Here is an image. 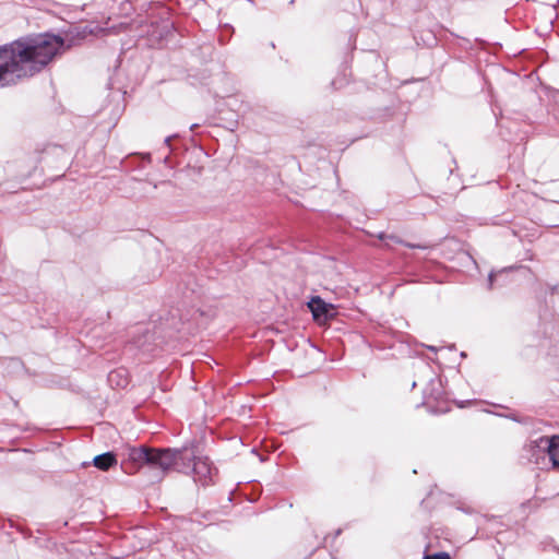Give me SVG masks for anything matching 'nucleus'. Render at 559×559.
Segmentation results:
<instances>
[{
    "mask_svg": "<svg viewBox=\"0 0 559 559\" xmlns=\"http://www.w3.org/2000/svg\"><path fill=\"white\" fill-rule=\"evenodd\" d=\"M87 27H74L66 37L50 33L21 37L0 46V86L16 84L41 72L56 56L91 34Z\"/></svg>",
    "mask_w": 559,
    "mask_h": 559,
    "instance_id": "f257e3e1",
    "label": "nucleus"
},
{
    "mask_svg": "<svg viewBox=\"0 0 559 559\" xmlns=\"http://www.w3.org/2000/svg\"><path fill=\"white\" fill-rule=\"evenodd\" d=\"M198 459L193 445H185L178 449H155L146 445L130 447L123 442L114 441L111 450L107 451V471L115 467L120 461V467L127 475H133L141 466L156 469V479L160 480L170 471L183 474L191 473V465Z\"/></svg>",
    "mask_w": 559,
    "mask_h": 559,
    "instance_id": "f03ea898",
    "label": "nucleus"
},
{
    "mask_svg": "<svg viewBox=\"0 0 559 559\" xmlns=\"http://www.w3.org/2000/svg\"><path fill=\"white\" fill-rule=\"evenodd\" d=\"M191 473L194 475V481L202 486L214 484V477L217 474V468L209 460V457L198 456L191 465Z\"/></svg>",
    "mask_w": 559,
    "mask_h": 559,
    "instance_id": "7ed1b4c3",
    "label": "nucleus"
},
{
    "mask_svg": "<svg viewBox=\"0 0 559 559\" xmlns=\"http://www.w3.org/2000/svg\"><path fill=\"white\" fill-rule=\"evenodd\" d=\"M313 320L319 324H324L329 320L333 319L336 314V308L334 305L325 302L321 297L314 296L308 302Z\"/></svg>",
    "mask_w": 559,
    "mask_h": 559,
    "instance_id": "20e7f679",
    "label": "nucleus"
},
{
    "mask_svg": "<svg viewBox=\"0 0 559 559\" xmlns=\"http://www.w3.org/2000/svg\"><path fill=\"white\" fill-rule=\"evenodd\" d=\"M535 443L537 448L545 449L547 451L549 460L551 461L554 467L559 468V436H544L538 438L535 441Z\"/></svg>",
    "mask_w": 559,
    "mask_h": 559,
    "instance_id": "39448f33",
    "label": "nucleus"
},
{
    "mask_svg": "<svg viewBox=\"0 0 559 559\" xmlns=\"http://www.w3.org/2000/svg\"><path fill=\"white\" fill-rule=\"evenodd\" d=\"M107 383L112 389H124L129 384V373L124 368H118L107 373Z\"/></svg>",
    "mask_w": 559,
    "mask_h": 559,
    "instance_id": "423d86ee",
    "label": "nucleus"
},
{
    "mask_svg": "<svg viewBox=\"0 0 559 559\" xmlns=\"http://www.w3.org/2000/svg\"><path fill=\"white\" fill-rule=\"evenodd\" d=\"M378 239L382 240V241H391V242H394V243H399V245H403L407 248H411V249H426L427 247L426 246H423V245H416V243H411V242H406L404 240H402L400 237H397L396 235H393V234H386V233H379L377 235Z\"/></svg>",
    "mask_w": 559,
    "mask_h": 559,
    "instance_id": "0eeeda50",
    "label": "nucleus"
},
{
    "mask_svg": "<svg viewBox=\"0 0 559 559\" xmlns=\"http://www.w3.org/2000/svg\"><path fill=\"white\" fill-rule=\"evenodd\" d=\"M93 463L98 469L105 471V453L96 455Z\"/></svg>",
    "mask_w": 559,
    "mask_h": 559,
    "instance_id": "6e6552de",
    "label": "nucleus"
},
{
    "mask_svg": "<svg viewBox=\"0 0 559 559\" xmlns=\"http://www.w3.org/2000/svg\"><path fill=\"white\" fill-rule=\"evenodd\" d=\"M423 559H451L448 552L441 551L432 555H425Z\"/></svg>",
    "mask_w": 559,
    "mask_h": 559,
    "instance_id": "1a4fd4ad",
    "label": "nucleus"
},
{
    "mask_svg": "<svg viewBox=\"0 0 559 559\" xmlns=\"http://www.w3.org/2000/svg\"><path fill=\"white\" fill-rule=\"evenodd\" d=\"M133 11V5L130 1H124L121 3V13L123 15H129Z\"/></svg>",
    "mask_w": 559,
    "mask_h": 559,
    "instance_id": "9d476101",
    "label": "nucleus"
},
{
    "mask_svg": "<svg viewBox=\"0 0 559 559\" xmlns=\"http://www.w3.org/2000/svg\"><path fill=\"white\" fill-rule=\"evenodd\" d=\"M106 431H107V437H110V438H112L114 435H118V431L116 430V428L114 426H111L109 423H107Z\"/></svg>",
    "mask_w": 559,
    "mask_h": 559,
    "instance_id": "9b49d317",
    "label": "nucleus"
},
{
    "mask_svg": "<svg viewBox=\"0 0 559 559\" xmlns=\"http://www.w3.org/2000/svg\"><path fill=\"white\" fill-rule=\"evenodd\" d=\"M498 274L496 273H490L489 276H488V282H489V287L492 288L493 287V284H495V281L497 278Z\"/></svg>",
    "mask_w": 559,
    "mask_h": 559,
    "instance_id": "f8f14e48",
    "label": "nucleus"
},
{
    "mask_svg": "<svg viewBox=\"0 0 559 559\" xmlns=\"http://www.w3.org/2000/svg\"><path fill=\"white\" fill-rule=\"evenodd\" d=\"M176 135H171V136H167L165 140H164V144L167 145L168 147H170V141L173 138H175Z\"/></svg>",
    "mask_w": 559,
    "mask_h": 559,
    "instance_id": "ddd939ff",
    "label": "nucleus"
},
{
    "mask_svg": "<svg viewBox=\"0 0 559 559\" xmlns=\"http://www.w3.org/2000/svg\"><path fill=\"white\" fill-rule=\"evenodd\" d=\"M123 108H124V106H122V107H121V106L118 104V106H117V110H116V115H120V112L123 110Z\"/></svg>",
    "mask_w": 559,
    "mask_h": 559,
    "instance_id": "4468645a",
    "label": "nucleus"
},
{
    "mask_svg": "<svg viewBox=\"0 0 559 559\" xmlns=\"http://www.w3.org/2000/svg\"><path fill=\"white\" fill-rule=\"evenodd\" d=\"M115 95L117 96V99H123V95H121L119 92H116Z\"/></svg>",
    "mask_w": 559,
    "mask_h": 559,
    "instance_id": "2eb2a0df",
    "label": "nucleus"
},
{
    "mask_svg": "<svg viewBox=\"0 0 559 559\" xmlns=\"http://www.w3.org/2000/svg\"><path fill=\"white\" fill-rule=\"evenodd\" d=\"M197 127H198V124H192V126L190 127V129H191V130H193V129H194V128H197Z\"/></svg>",
    "mask_w": 559,
    "mask_h": 559,
    "instance_id": "dca6fc26",
    "label": "nucleus"
},
{
    "mask_svg": "<svg viewBox=\"0 0 559 559\" xmlns=\"http://www.w3.org/2000/svg\"><path fill=\"white\" fill-rule=\"evenodd\" d=\"M231 124H233V126H236V124H237V120H234V121L231 122Z\"/></svg>",
    "mask_w": 559,
    "mask_h": 559,
    "instance_id": "f3484780",
    "label": "nucleus"
},
{
    "mask_svg": "<svg viewBox=\"0 0 559 559\" xmlns=\"http://www.w3.org/2000/svg\"><path fill=\"white\" fill-rule=\"evenodd\" d=\"M430 350H435L436 348L433 346L428 347Z\"/></svg>",
    "mask_w": 559,
    "mask_h": 559,
    "instance_id": "a211bd4d",
    "label": "nucleus"
}]
</instances>
